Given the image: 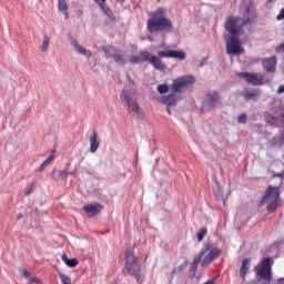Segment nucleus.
Returning a JSON list of instances; mask_svg holds the SVG:
<instances>
[{"mask_svg": "<svg viewBox=\"0 0 284 284\" xmlns=\"http://www.w3.org/2000/svg\"><path fill=\"white\" fill-rule=\"evenodd\" d=\"M222 253L223 251L215 247L214 244L210 242L205 243L200 253L194 257L191 267L189 268V278H194V276H196L199 264L201 267H210V264L214 263V261H216Z\"/></svg>", "mask_w": 284, "mask_h": 284, "instance_id": "1", "label": "nucleus"}, {"mask_svg": "<svg viewBox=\"0 0 284 284\" xmlns=\"http://www.w3.org/2000/svg\"><path fill=\"white\" fill-rule=\"evenodd\" d=\"M150 19L146 21V30L150 34H156V32H170L173 24L172 20L168 18V9L159 7L151 13H149Z\"/></svg>", "mask_w": 284, "mask_h": 284, "instance_id": "2", "label": "nucleus"}, {"mask_svg": "<svg viewBox=\"0 0 284 284\" xmlns=\"http://www.w3.org/2000/svg\"><path fill=\"white\" fill-rule=\"evenodd\" d=\"M124 268L129 276H133L139 284H143L145 274L143 273V268H141V264H139V258H136L133 250H126L124 253Z\"/></svg>", "mask_w": 284, "mask_h": 284, "instance_id": "3", "label": "nucleus"}, {"mask_svg": "<svg viewBox=\"0 0 284 284\" xmlns=\"http://www.w3.org/2000/svg\"><path fill=\"white\" fill-rule=\"evenodd\" d=\"M265 203H267L266 210L271 214L278 210V206L281 205V189L278 186H267L264 195L258 202V207H263Z\"/></svg>", "mask_w": 284, "mask_h": 284, "instance_id": "4", "label": "nucleus"}, {"mask_svg": "<svg viewBox=\"0 0 284 284\" xmlns=\"http://www.w3.org/2000/svg\"><path fill=\"white\" fill-rule=\"evenodd\" d=\"M274 266V260L272 257H265L260 264L255 266V272L258 276L252 284H272V267Z\"/></svg>", "mask_w": 284, "mask_h": 284, "instance_id": "5", "label": "nucleus"}, {"mask_svg": "<svg viewBox=\"0 0 284 284\" xmlns=\"http://www.w3.org/2000/svg\"><path fill=\"white\" fill-rule=\"evenodd\" d=\"M120 99L124 108H126V112H129V114L133 113L135 116H138V119H143L145 116V113L143 110H141V105H139V100H136V97H134V93L123 90L120 94Z\"/></svg>", "mask_w": 284, "mask_h": 284, "instance_id": "6", "label": "nucleus"}, {"mask_svg": "<svg viewBox=\"0 0 284 284\" xmlns=\"http://www.w3.org/2000/svg\"><path fill=\"white\" fill-rule=\"evenodd\" d=\"M243 22L241 23V18L235 16H230L224 22V30L227 32V37H239L243 34Z\"/></svg>", "mask_w": 284, "mask_h": 284, "instance_id": "7", "label": "nucleus"}, {"mask_svg": "<svg viewBox=\"0 0 284 284\" xmlns=\"http://www.w3.org/2000/svg\"><path fill=\"white\" fill-rule=\"evenodd\" d=\"M194 83V78L192 75H182L173 80L171 84V91L173 94H179L181 90H185L189 85Z\"/></svg>", "mask_w": 284, "mask_h": 284, "instance_id": "8", "label": "nucleus"}, {"mask_svg": "<svg viewBox=\"0 0 284 284\" xmlns=\"http://www.w3.org/2000/svg\"><path fill=\"white\" fill-rule=\"evenodd\" d=\"M239 79H244L248 85H265L263 74L250 73V72H239Z\"/></svg>", "mask_w": 284, "mask_h": 284, "instance_id": "9", "label": "nucleus"}, {"mask_svg": "<svg viewBox=\"0 0 284 284\" xmlns=\"http://www.w3.org/2000/svg\"><path fill=\"white\" fill-rule=\"evenodd\" d=\"M226 53L227 54H243L245 49L241 47V42L239 41V37H227L226 38Z\"/></svg>", "mask_w": 284, "mask_h": 284, "instance_id": "10", "label": "nucleus"}, {"mask_svg": "<svg viewBox=\"0 0 284 284\" xmlns=\"http://www.w3.org/2000/svg\"><path fill=\"white\" fill-rule=\"evenodd\" d=\"M160 59H176L178 61H185L186 53L183 50H162L158 51Z\"/></svg>", "mask_w": 284, "mask_h": 284, "instance_id": "11", "label": "nucleus"}, {"mask_svg": "<svg viewBox=\"0 0 284 284\" xmlns=\"http://www.w3.org/2000/svg\"><path fill=\"white\" fill-rule=\"evenodd\" d=\"M219 99H221V97L219 95V92L216 91L207 92L206 100L203 103V110H212L216 108V103H219Z\"/></svg>", "mask_w": 284, "mask_h": 284, "instance_id": "12", "label": "nucleus"}, {"mask_svg": "<svg viewBox=\"0 0 284 284\" xmlns=\"http://www.w3.org/2000/svg\"><path fill=\"white\" fill-rule=\"evenodd\" d=\"M70 43L72 48L75 50V52H78V54H82V57H87V59H92V51L83 48V45L79 43V40L72 38L70 40Z\"/></svg>", "mask_w": 284, "mask_h": 284, "instance_id": "13", "label": "nucleus"}, {"mask_svg": "<svg viewBox=\"0 0 284 284\" xmlns=\"http://www.w3.org/2000/svg\"><path fill=\"white\" fill-rule=\"evenodd\" d=\"M101 210H103V206L99 203L87 204L83 206V211L85 212L87 216H89L90 219L97 216Z\"/></svg>", "mask_w": 284, "mask_h": 284, "instance_id": "14", "label": "nucleus"}, {"mask_svg": "<svg viewBox=\"0 0 284 284\" xmlns=\"http://www.w3.org/2000/svg\"><path fill=\"white\" fill-rule=\"evenodd\" d=\"M94 3H97L102 12L110 19L111 21H114L116 18L114 17V13L112 12V9L105 3V0H93Z\"/></svg>", "mask_w": 284, "mask_h": 284, "instance_id": "15", "label": "nucleus"}, {"mask_svg": "<svg viewBox=\"0 0 284 284\" xmlns=\"http://www.w3.org/2000/svg\"><path fill=\"white\" fill-rule=\"evenodd\" d=\"M110 50H112V47L104 49L106 59H114V62L118 65H125V58L123 57V54H119V53L112 54L110 53Z\"/></svg>", "mask_w": 284, "mask_h": 284, "instance_id": "16", "label": "nucleus"}, {"mask_svg": "<svg viewBox=\"0 0 284 284\" xmlns=\"http://www.w3.org/2000/svg\"><path fill=\"white\" fill-rule=\"evenodd\" d=\"M262 64L265 72H276V55L264 59Z\"/></svg>", "mask_w": 284, "mask_h": 284, "instance_id": "17", "label": "nucleus"}, {"mask_svg": "<svg viewBox=\"0 0 284 284\" xmlns=\"http://www.w3.org/2000/svg\"><path fill=\"white\" fill-rule=\"evenodd\" d=\"M252 258L245 257L242 260V265L240 267V276L242 281H246L247 278V273L250 272V267L252 266L251 263Z\"/></svg>", "mask_w": 284, "mask_h": 284, "instance_id": "18", "label": "nucleus"}, {"mask_svg": "<svg viewBox=\"0 0 284 284\" xmlns=\"http://www.w3.org/2000/svg\"><path fill=\"white\" fill-rule=\"evenodd\" d=\"M151 65L154 68V70H159L160 72H163V70H168V65L163 63L161 60V57L153 55L150 60Z\"/></svg>", "mask_w": 284, "mask_h": 284, "instance_id": "19", "label": "nucleus"}, {"mask_svg": "<svg viewBox=\"0 0 284 284\" xmlns=\"http://www.w3.org/2000/svg\"><path fill=\"white\" fill-rule=\"evenodd\" d=\"M252 19H254V11H252V4H246L243 13V26L252 23Z\"/></svg>", "mask_w": 284, "mask_h": 284, "instance_id": "20", "label": "nucleus"}, {"mask_svg": "<svg viewBox=\"0 0 284 284\" xmlns=\"http://www.w3.org/2000/svg\"><path fill=\"white\" fill-rule=\"evenodd\" d=\"M98 133L97 131H93L90 139H89V143H90V148H89V152H91V154L97 153V150H99V141L97 140Z\"/></svg>", "mask_w": 284, "mask_h": 284, "instance_id": "21", "label": "nucleus"}, {"mask_svg": "<svg viewBox=\"0 0 284 284\" xmlns=\"http://www.w3.org/2000/svg\"><path fill=\"white\" fill-rule=\"evenodd\" d=\"M58 10L63 14L65 21L70 19V13H68V2H65V0H58Z\"/></svg>", "mask_w": 284, "mask_h": 284, "instance_id": "22", "label": "nucleus"}, {"mask_svg": "<svg viewBox=\"0 0 284 284\" xmlns=\"http://www.w3.org/2000/svg\"><path fill=\"white\" fill-rule=\"evenodd\" d=\"M70 173H68L67 171H61L58 169H53L51 172V176L54 181H63V179H68V175Z\"/></svg>", "mask_w": 284, "mask_h": 284, "instance_id": "23", "label": "nucleus"}, {"mask_svg": "<svg viewBox=\"0 0 284 284\" xmlns=\"http://www.w3.org/2000/svg\"><path fill=\"white\" fill-rule=\"evenodd\" d=\"M161 103H163V105H168V108H170L172 105H176V95L174 93L164 95L161 99Z\"/></svg>", "mask_w": 284, "mask_h": 284, "instance_id": "24", "label": "nucleus"}, {"mask_svg": "<svg viewBox=\"0 0 284 284\" xmlns=\"http://www.w3.org/2000/svg\"><path fill=\"white\" fill-rule=\"evenodd\" d=\"M61 258L68 267H77L79 265V261L77 258H69L67 253H63Z\"/></svg>", "mask_w": 284, "mask_h": 284, "instance_id": "25", "label": "nucleus"}, {"mask_svg": "<svg viewBox=\"0 0 284 284\" xmlns=\"http://www.w3.org/2000/svg\"><path fill=\"white\" fill-rule=\"evenodd\" d=\"M243 97L246 103L248 101H258V93L256 91H246L244 92Z\"/></svg>", "mask_w": 284, "mask_h": 284, "instance_id": "26", "label": "nucleus"}, {"mask_svg": "<svg viewBox=\"0 0 284 284\" xmlns=\"http://www.w3.org/2000/svg\"><path fill=\"white\" fill-rule=\"evenodd\" d=\"M22 276L26 278L29 283H41V280L39 277H34L28 272L27 268H22Z\"/></svg>", "mask_w": 284, "mask_h": 284, "instance_id": "27", "label": "nucleus"}, {"mask_svg": "<svg viewBox=\"0 0 284 284\" xmlns=\"http://www.w3.org/2000/svg\"><path fill=\"white\" fill-rule=\"evenodd\" d=\"M52 161H54V153H51V155L42 162V164L38 169V172H43V170H45V168H48V165H50Z\"/></svg>", "mask_w": 284, "mask_h": 284, "instance_id": "28", "label": "nucleus"}, {"mask_svg": "<svg viewBox=\"0 0 284 284\" xmlns=\"http://www.w3.org/2000/svg\"><path fill=\"white\" fill-rule=\"evenodd\" d=\"M140 62L141 63H145V62H149L152 60V54L148 51H140Z\"/></svg>", "mask_w": 284, "mask_h": 284, "instance_id": "29", "label": "nucleus"}, {"mask_svg": "<svg viewBox=\"0 0 284 284\" xmlns=\"http://www.w3.org/2000/svg\"><path fill=\"white\" fill-rule=\"evenodd\" d=\"M187 265H190V261L189 260H184V262L179 265L178 267L173 268L172 274H181V272H183V270H185V267H187Z\"/></svg>", "mask_w": 284, "mask_h": 284, "instance_id": "30", "label": "nucleus"}, {"mask_svg": "<svg viewBox=\"0 0 284 284\" xmlns=\"http://www.w3.org/2000/svg\"><path fill=\"white\" fill-rule=\"evenodd\" d=\"M49 45H50V38L48 37V34H45V36H43V40L40 45L41 52H48Z\"/></svg>", "mask_w": 284, "mask_h": 284, "instance_id": "31", "label": "nucleus"}, {"mask_svg": "<svg viewBox=\"0 0 284 284\" xmlns=\"http://www.w3.org/2000/svg\"><path fill=\"white\" fill-rule=\"evenodd\" d=\"M156 90L159 94H165L170 91V87H168V84H159Z\"/></svg>", "mask_w": 284, "mask_h": 284, "instance_id": "32", "label": "nucleus"}, {"mask_svg": "<svg viewBox=\"0 0 284 284\" xmlns=\"http://www.w3.org/2000/svg\"><path fill=\"white\" fill-rule=\"evenodd\" d=\"M59 278L61 280L62 284H72V280L70 278V276L63 273H59Z\"/></svg>", "mask_w": 284, "mask_h": 284, "instance_id": "33", "label": "nucleus"}, {"mask_svg": "<svg viewBox=\"0 0 284 284\" xmlns=\"http://www.w3.org/2000/svg\"><path fill=\"white\" fill-rule=\"evenodd\" d=\"M205 234H207V229L206 227L200 229V231L196 234L197 241L199 242L203 241V239L205 237Z\"/></svg>", "mask_w": 284, "mask_h": 284, "instance_id": "34", "label": "nucleus"}, {"mask_svg": "<svg viewBox=\"0 0 284 284\" xmlns=\"http://www.w3.org/2000/svg\"><path fill=\"white\" fill-rule=\"evenodd\" d=\"M237 123L245 125L247 123V113H242L237 116Z\"/></svg>", "mask_w": 284, "mask_h": 284, "instance_id": "35", "label": "nucleus"}, {"mask_svg": "<svg viewBox=\"0 0 284 284\" xmlns=\"http://www.w3.org/2000/svg\"><path fill=\"white\" fill-rule=\"evenodd\" d=\"M130 63H141V58L139 55L129 57Z\"/></svg>", "mask_w": 284, "mask_h": 284, "instance_id": "36", "label": "nucleus"}, {"mask_svg": "<svg viewBox=\"0 0 284 284\" xmlns=\"http://www.w3.org/2000/svg\"><path fill=\"white\" fill-rule=\"evenodd\" d=\"M126 79L129 81V87L132 88V90H136V84L134 83V80H132V77H130V74H126Z\"/></svg>", "mask_w": 284, "mask_h": 284, "instance_id": "37", "label": "nucleus"}, {"mask_svg": "<svg viewBox=\"0 0 284 284\" xmlns=\"http://www.w3.org/2000/svg\"><path fill=\"white\" fill-rule=\"evenodd\" d=\"M275 51L277 52V54H283L284 53V42L281 43L280 45H277L275 48Z\"/></svg>", "mask_w": 284, "mask_h": 284, "instance_id": "38", "label": "nucleus"}, {"mask_svg": "<svg viewBox=\"0 0 284 284\" xmlns=\"http://www.w3.org/2000/svg\"><path fill=\"white\" fill-rule=\"evenodd\" d=\"M284 19V8L281 9L280 13L276 17V21H283Z\"/></svg>", "mask_w": 284, "mask_h": 284, "instance_id": "39", "label": "nucleus"}, {"mask_svg": "<svg viewBox=\"0 0 284 284\" xmlns=\"http://www.w3.org/2000/svg\"><path fill=\"white\" fill-rule=\"evenodd\" d=\"M32 192H34V185H31L28 191L26 192L27 196H30V194H32Z\"/></svg>", "mask_w": 284, "mask_h": 284, "instance_id": "40", "label": "nucleus"}, {"mask_svg": "<svg viewBox=\"0 0 284 284\" xmlns=\"http://www.w3.org/2000/svg\"><path fill=\"white\" fill-rule=\"evenodd\" d=\"M284 93V84L280 85L277 89V94H283Z\"/></svg>", "mask_w": 284, "mask_h": 284, "instance_id": "41", "label": "nucleus"}, {"mask_svg": "<svg viewBox=\"0 0 284 284\" xmlns=\"http://www.w3.org/2000/svg\"><path fill=\"white\" fill-rule=\"evenodd\" d=\"M273 176H275L277 179H284V172L275 173Z\"/></svg>", "mask_w": 284, "mask_h": 284, "instance_id": "42", "label": "nucleus"}, {"mask_svg": "<svg viewBox=\"0 0 284 284\" xmlns=\"http://www.w3.org/2000/svg\"><path fill=\"white\" fill-rule=\"evenodd\" d=\"M204 284H216V280H209Z\"/></svg>", "mask_w": 284, "mask_h": 284, "instance_id": "43", "label": "nucleus"}, {"mask_svg": "<svg viewBox=\"0 0 284 284\" xmlns=\"http://www.w3.org/2000/svg\"><path fill=\"white\" fill-rule=\"evenodd\" d=\"M205 61H207V60L203 59L202 61H200V68H203V65H205Z\"/></svg>", "mask_w": 284, "mask_h": 284, "instance_id": "44", "label": "nucleus"}, {"mask_svg": "<svg viewBox=\"0 0 284 284\" xmlns=\"http://www.w3.org/2000/svg\"><path fill=\"white\" fill-rule=\"evenodd\" d=\"M17 219H18V221H21V219H23V214L19 213V214L17 215Z\"/></svg>", "mask_w": 284, "mask_h": 284, "instance_id": "45", "label": "nucleus"}, {"mask_svg": "<svg viewBox=\"0 0 284 284\" xmlns=\"http://www.w3.org/2000/svg\"><path fill=\"white\" fill-rule=\"evenodd\" d=\"M277 283L284 284V277H280V278L277 280Z\"/></svg>", "mask_w": 284, "mask_h": 284, "instance_id": "46", "label": "nucleus"}, {"mask_svg": "<svg viewBox=\"0 0 284 284\" xmlns=\"http://www.w3.org/2000/svg\"><path fill=\"white\" fill-rule=\"evenodd\" d=\"M168 114H172V111L170 110V106L166 108Z\"/></svg>", "mask_w": 284, "mask_h": 284, "instance_id": "47", "label": "nucleus"}, {"mask_svg": "<svg viewBox=\"0 0 284 284\" xmlns=\"http://www.w3.org/2000/svg\"><path fill=\"white\" fill-rule=\"evenodd\" d=\"M280 141H281V143H283V141H284V136L283 135L280 138Z\"/></svg>", "mask_w": 284, "mask_h": 284, "instance_id": "48", "label": "nucleus"}, {"mask_svg": "<svg viewBox=\"0 0 284 284\" xmlns=\"http://www.w3.org/2000/svg\"><path fill=\"white\" fill-rule=\"evenodd\" d=\"M215 184H216L217 187L220 186L219 181H215Z\"/></svg>", "mask_w": 284, "mask_h": 284, "instance_id": "49", "label": "nucleus"}, {"mask_svg": "<svg viewBox=\"0 0 284 284\" xmlns=\"http://www.w3.org/2000/svg\"><path fill=\"white\" fill-rule=\"evenodd\" d=\"M272 1H274V0H267V3H272Z\"/></svg>", "mask_w": 284, "mask_h": 284, "instance_id": "50", "label": "nucleus"}]
</instances>
